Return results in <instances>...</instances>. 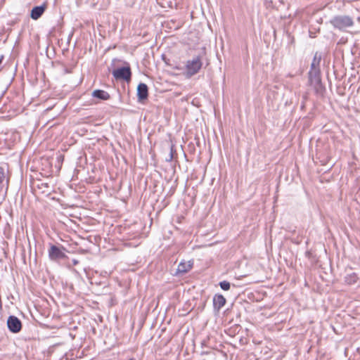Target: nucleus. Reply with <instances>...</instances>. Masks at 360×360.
<instances>
[{
	"label": "nucleus",
	"mask_w": 360,
	"mask_h": 360,
	"mask_svg": "<svg viewBox=\"0 0 360 360\" xmlns=\"http://www.w3.org/2000/svg\"><path fill=\"white\" fill-rule=\"evenodd\" d=\"M65 73H70V70H68L67 68H65Z\"/></svg>",
	"instance_id": "19"
},
{
	"label": "nucleus",
	"mask_w": 360,
	"mask_h": 360,
	"mask_svg": "<svg viewBox=\"0 0 360 360\" xmlns=\"http://www.w3.org/2000/svg\"><path fill=\"white\" fill-rule=\"evenodd\" d=\"M287 77H293V75H291V74H288V75H287Z\"/></svg>",
	"instance_id": "20"
},
{
	"label": "nucleus",
	"mask_w": 360,
	"mask_h": 360,
	"mask_svg": "<svg viewBox=\"0 0 360 360\" xmlns=\"http://www.w3.org/2000/svg\"><path fill=\"white\" fill-rule=\"evenodd\" d=\"M5 179V172L4 169L0 167V184L4 182Z\"/></svg>",
	"instance_id": "15"
},
{
	"label": "nucleus",
	"mask_w": 360,
	"mask_h": 360,
	"mask_svg": "<svg viewBox=\"0 0 360 360\" xmlns=\"http://www.w3.org/2000/svg\"><path fill=\"white\" fill-rule=\"evenodd\" d=\"M308 84L313 88L317 97L323 98L324 96L326 87L321 82V72H309Z\"/></svg>",
	"instance_id": "1"
},
{
	"label": "nucleus",
	"mask_w": 360,
	"mask_h": 360,
	"mask_svg": "<svg viewBox=\"0 0 360 360\" xmlns=\"http://www.w3.org/2000/svg\"><path fill=\"white\" fill-rule=\"evenodd\" d=\"M358 20L360 21V18H358Z\"/></svg>",
	"instance_id": "21"
},
{
	"label": "nucleus",
	"mask_w": 360,
	"mask_h": 360,
	"mask_svg": "<svg viewBox=\"0 0 360 360\" xmlns=\"http://www.w3.org/2000/svg\"><path fill=\"white\" fill-rule=\"evenodd\" d=\"M202 66V56L198 55L188 60L185 65V75L190 78L199 72Z\"/></svg>",
	"instance_id": "3"
},
{
	"label": "nucleus",
	"mask_w": 360,
	"mask_h": 360,
	"mask_svg": "<svg viewBox=\"0 0 360 360\" xmlns=\"http://www.w3.org/2000/svg\"><path fill=\"white\" fill-rule=\"evenodd\" d=\"M330 23L335 29L340 31H345L354 25L353 18L347 15H335L330 20Z\"/></svg>",
	"instance_id": "2"
},
{
	"label": "nucleus",
	"mask_w": 360,
	"mask_h": 360,
	"mask_svg": "<svg viewBox=\"0 0 360 360\" xmlns=\"http://www.w3.org/2000/svg\"><path fill=\"white\" fill-rule=\"evenodd\" d=\"M226 304V299L222 295H215L213 297V307L217 311H219Z\"/></svg>",
	"instance_id": "10"
},
{
	"label": "nucleus",
	"mask_w": 360,
	"mask_h": 360,
	"mask_svg": "<svg viewBox=\"0 0 360 360\" xmlns=\"http://www.w3.org/2000/svg\"><path fill=\"white\" fill-rule=\"evenodd\" d=\"M321 56L320 54H318V53H316L314 56L310 70L309 72H321L319 69V64L321 62Z\"/></svg>",
	"instance_id": "11"
},
{
	"label": "nucleus",
	"mask_w": 360,
	"mask_h": 360,
	"mask_svg": "<svg viewBox=\"0 0 360 360\" xmlns=\"http://www.w3.org/2000/svg\"><path fill=\"white\" fill-rule=\"evenodd\" d=\"M92 96L103 101H106L110 98V94L107 91L101 89L94 90L92 93Z\"/></svg>",
	"instance_id": "12"
},
{
	"label": "nucleus",
	"mask_w": 360,
	"mask_h": 360,
	"mask_svg": "<svg viewBox=\"0 0 360 360\" xmlns=\"http://www.w3.org/2000/svg\"><path fill=\"white\" fill-rule=\"evenodd\" d=\"M46 8V6L45 4H44L41 6H34L31 10L30 18L33 20L39 19L43 15Z\"/></svg>",
	"instance_id": "7"
},
{
	"label": "nucleus",
	"mask_w": 360,
	"mask_h": 360,
	"mask_svg": "<svg viewBox=\"0 0 360 360\" xmlns=\"http://www.w3.org/2000/svg\"><path fill=\"white\" fill-rule=\"evenodd\" d=\"M221 288L224 290H229L230 289V283L226 281H223L219 283Z\"/></svg>",
	"instance_id": "14"
},
{
	"label": "nucleus",
	"mask_w": 360,
	"mask_h": 360,
	"mask_svg": "<svg viewBox=\"0 0 360 360\" xmlns=\"http://www.w3.org/2000/svg\"><path fill=\"white\" fill-rule=\"evenodd\" d=\"M66 249L63 246H57L55 245H50L48 250L49 258L53 262H59L62 259L67 258L65 254Z\"/></svg>",
	"instance_id": "4"
},
{
	"label": "nucleus",
	"mask_w": 360,
	"mask_h": 360,
	"mask_svg": "<svg viewBox=\"0 0 360 360\" xmlns=\"http://www.w3.org/2000/svg\"><path fill=\"white\" fill-rule=\"evenodd\" d=\"M112 74L117 80L122 79L126 82L131 80V71L129 65L113 70Z\"/></svg>",
	"instance_id": "5"
},
{
	"label": "nucleus",
	"mask_w": 360,
	"mask_h": 360,
	"mask_svg": "<svg viewBox=\"0 0 360 360\" xmlns=\"http://www.w3.org/2000/svg\"><path fill=\"white\" fill-rule=\"evenodd\" d=\"M192 266L193 262H191V261H188L187 262H181L178 265L175 275L184 274L185 273H187L191 269Z\"/></svg>",
	"instance_id": "9"
},
{
	"label": "nucleus",
	"mask_w": 360,
	"mask_h": 360,
	"mask_svg": "<svg viewBox=\"0 0 360 360\" xmlns=\"http://www.w3.org/2000/svg\"><path fill=\"white\" fill-rule=\"evenodd\" d=\"M173 148L174 146H171L170 153H169V158L167 159V161H171L173 158Z\"/></svg>",
	"instance_id": "16"
},
{
	"label": "nucleus",
	"mask_w": 360,
	"mask_h": 360,
	"mask_svg": "<svg viewBox=\"0 0 360 360\" xmlns=\"http://www.w3.org/2000/svg\"><path fill=\"white\" fill-rule=\"evenodd\" d=\"M148 88L144 83H140L137 86V96L139 101H143L148 98Z\"/></svg>",
	"instance_id": "8"
},
{
	"label": "nucleus",
	"mask_w": 360,
	"mask_h": 360,
	"mask_svg": "<svg viewBox=\"0 0 360 360\" xmlns=\"http://www.w3.org/2000/svg\"><path fill=\"white\" fill-rule=\"evenodd\" d=\"M7 327L11 332L17 333L22 329V323L18 317L11 315L8 318Z\"/></svg>",
	"instance_id": "6"
},
{
	"label": "nucleus",
	"mask_w": 360,
	"mask_h": 360,
	"mask_svg": "<svg viewBox=\"0 0 360 360\" xmlns=\"http://www.w3.org/2000/svg\"><path fill=\"white\" fill-rule=\"evenodd\" d=\"M358 278L356 273H352L345 277V282L348 285H353L357 283Z\"/></svg>",
	"instance_id": "13"
},
{
	"label": "nucleus",
	"mask_w": 360,
	"mask_h": 360,
	"mask_svg": "<svg viewBox=\"0 0 360 360\" xmlns=\"http://www.w3.org/2000/svg\"><path fill=\"white\" fill-rule=\"evenodd\" d=\"M311 251L308 250L305 252V256L308 258H310L311 257Z\"/></svg>",
	"instance_id": "17"
},
{
	"label": "nucleus",
	"mask_w": 360,
	"mask_h": 360,
	"mask_svg": "<svg viewBox=\"0 0 360 360\" xmlns=\"http://www.w3.org/2000/svg\"><path fill=\"white\" fill-rule=\"evenodd\" d=\"M72 262H73V264H74V265H76V264H78V261H77V260H76V259H73Z\"/></svg>",
	"instance_id": "18"
},
{
	"label": "nucleus",
	"mask_w": 360,
	"mask_h": 360,
	"mask_svg": "<svg viewBox=\"0 0 360 360\" xmlns=\"http://www.w3.org/2000/svg\"><path fill=\"white\" fill-rule=\"evenodd\" d=\"M129 360H133V359H129Z\"/></svg>",
	"instance_id": "22"
}]
</instances>
